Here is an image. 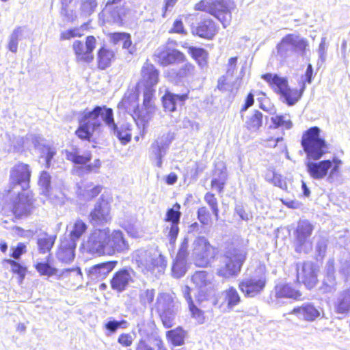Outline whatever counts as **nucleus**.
<instances>
[{"label": "nucleus", "mask_w": 350, "mask_h": 350, "mask_svg": "<svg viewBox=\"0 0 350 350\" xmlns=\"http://www.w3.org/2000/svg\"><path fill=\"white\" fill-rule=\"evenodd\" d=\"M95 47L96 38L92 36H90L86 38L85 44L79 40L75 41L73 43V49L75 51L77 61L85 63L91 62L94 59L92 51Z\"/></svg>", "instance_id": "6ab92c4d"}, {"label": "nucleus", "mask_w": 350, "mask_h": 350, "mask_svg": "<svg viewBox=\"0 0 350 350\" xmlns=\"http://www.w3.org/2000/svg\"><path fill=\"white\" fill-rule=\"evenodd\" d=\"M116 261H109L97 264L87 270L88 276L91 280H102L115 268Z\"/></svg>", "instance_id": "393cba45"}, {"label": "nucleus", "mask_w": 350, "mask_h": 350, "mask_svg": "<svg viewBox=\"0 0 350 350\" xmlns=\"http://www.w3.org/2000/svg\"><path fill=\"white\" fill-rule=\"evenodd\" d=\"M155 309L165 327L170 328L174 325L179 303L173 295L167 293H159L157 297Z\"/></svg>", "instance_id": "7ed1b4c3"}, {"label": "nucleus", "mask_w": 350, "mask_h": 350, "mask_svg": "<svg viewBox=\"0 0 350 350\" xmlns=\"http://www.w3.org/2000/svg\"><path fill=\"white\" fill-rule=\"evenodd\" d=\"M262 114L258 111H255L245 120V126L251 132L257 131L262 126Z\"/></svg>", "instance_id": "a19ab883"}, {"label": "nucleus", "mask_w": 350, "mask_h": 350, "mask_svg": "<svg viewBox=\"0 0 350 350\" xmlns=\"http://www.w3.org/2000/svg\"><path fill=\"white\" fill-rule=\"evenodd\" d=\"M291 314L296 315L299 319L313 321L320 316L321 312L312 304L307 303L295 308Z\"/></svg>", "instance_id": "cd10ccee"}, {"label": "nucleus", "mask_w": 350, "mask_h": 350, "mask_svg": "<svg viewBox=\"0 0 350 350\" xmlns=\"http://www.w3.org/2000/svg\"><path fill=\"white\" fill-rule=\"evenodd\" d=\"M55 237L53 236H44L38 240V246L40 252L45 254L51 250L54 243Z\"/></svg>", "instance_id": "49530a36"}, {"label": "nucleus", "mask_w": 350, "mask_h": 350, "mask_svg": "<svg viewBox=\"0 0 350 350\" xmlns=\"http://www.w3.org/2000/svg\"><path fill=\"white\" fill-rule=\"evenodd\" d=\"M132 258L139 271L147 276L161 273L166 266L164 257L153 250H137L133 252Z\"/></svg>", "instance_id": "f03ea898"}, {"label": "nucleus", "mask_w": 350, "mask_h": 350, "mask_svg": "<svg viewBox=\"0 0 350 350\" xmlns=\"http://www.w3.org/2000/svg\"><path fill=\"white\" fill-rule=\"evenodd\" d=\"M335 312L343 318L350 314V288L341 292L334 304Z\"/></svg>", "instance_id": "2f4dec72"}, {"label": "nucleus", "mask_w": 350, "mask_h": 350, "mask_svg": "<svg viewBox=\"0 0 350 350\" xmlns=\"http://www.w3.org/2000/svg\"><path fill=\"white\" fill-rule=\"evenodd\" d=\"M155 296L153 288H142L139 291V301L144 307L152 304Z\"/></svg>", "instance_id": "c03bdc74"}, {"label": "nucleus", "mask_w": 350, "mask_h": 350, "mask_svg": "<svg viewBox=\"0 0 350 350\" xmlns=\"http://www.w3.org/2000/svg\"><path fill=\"white\" fill-rule=\"evenodd\" d=\"M198 218L201 224L208 226L211 223V215L206 207L202 206L198 210Z\"/></svg>", "instance_id": "13d9d810"}, {"label": "nucleus", "mask_w": 350, "mask_h": 350, "mask_svg": "<svg viewBox=\"0 0 350 350\" xmlns=\"http://www.w3.org/2000/svg\"><path fill=\"white\" fill-rule=\"evenodd\" d=\"M87 226L81 220H77L74 224L73 230L70 232V237L68 240H73L75 242L77 240L86 230Z\"/></svg>", "instance_id": "de8ad7c7"}, {"label": "nucleus", "mask_w": 350, "mask_h": 350, "mask_svg": "<svg viewBox=\"0 0 350 350\" xmlns=\"http://www.w3.org/2000/svg\"><path fill=\"white\" fill-rule=\"evenodd\" d=\"M301 145L310 159H319L326 152V142L320 137V129L317 126L306 131L302 136Z\"/></svg>", "instance_id": "423d86ee"}, {"label": "nucleus", "mask_w": 350, "mask_h": 350, "mask_svg": "<svg viewBox=\"0 0 350 350\" xmlns=\"http://www.w3.org/2000/svg\"><path fill=\"white\" fill-rule=\"evenodd\" d=\"M103 106H96L92 110H85L79 120V127L76 135L81 139H90L93 133L102 126Z\"/></svg>", "instance_id": "39448f33"}, {"label": "nucleus", "mask_w": 350, "mask_h": 350, "mask_svg": "<svg viewBox=\"0 0 350 350\" xmlns=\"http://www.w3.org/2000/svg\"><path fill=\"white\" fill-rule=\"evenodd\" d=\"M38 184L42 187V193L45 196H49L51 176L48 172L45 171L42 172Z\"/></svg>", "instance_id": "6e6d98bb"}, {"label": "nucleus", "mask_w": 350, "mask_h": 350, "mask_svg": "<svg viewBox=\"0 0 350 350\" xmlns=\"http://www.w3.org/2000/svg\"><path fill=\"white\" fill-rule=\"evenodd\" d=\"M4 261L11 266V269L13 273L18 275L21 282L25 277L26 268L12 259H5Z\"/></svg>", "instance_id": "4d7b16f0"}, {"label": "nucleus", "mask_w": 350, "mask_h": 350, "mask_svg": "<svg viewBox=\"0 0 350 350\" xmlns=\"http://www.w3.org/2000/svg\"><path fill=\"white\" fill-rule=\"evenodd\" d=\"M107 245V254H113L115 252H124L129 249V243L124 237L123 232L119 230H115L110 232L108 228Z\"/></svg>", "instance_id": "5701e85b"}, {"label": "nucleus", "mask_w": 350, "mask_h": 350, "mask_svg": "<svg viewBox=\"0 0 350 350\" xmlns=\"http://www.w3.org/2000/svg\"><path fill=\"white\" fill-rule=\"evenodd\" d=\"M170 144L167 136L163 135L154 142L150 146V155L156 160V165L162 166V158L165 155Z\"/></svg>", "instance_id": "a878e982"}, {"label": "nucleus", "mask_w": 350, "mask_h": 350, "mask_svg": "<svg viewBox=\"0 0 350 350\" xmlns=\"http://www.w3.org/2000/svg\"><path fill=\"white\" fill-rule=\"evenodd\" d=\"M222 295L224 296L225 301L229 310H232L235 306L239 304L241 301L237 289L232 286L224 291Z\"/></svg>", "instance_id": "58836bf2"}, {"label": "nucleus", "mask_w": 350, "mask_h": 350, "mask_svg": "<svg viewBox=\"0 0 350 350\" xmlns=\"http://www.w3.org/2000/svg\"><path fill=\"white\" fill-rule=\"evenodd\" d=\"M172 72L178 79L193 77L196 73L195 66L189 62H186L178 69H173Z\"/></svg>", "instance_id": "37998d69"}, {"label": "nucleus", "mask_w": 350, "mask_h": 350, "mask_svg": "<svg viewBox=\"0 0 350 350\" xmlns=\"http://www.w3.org/2000/svg\"><path fill=\"white\" fill-rule=\"evenodd\" d=\"M227 75L221 77L218 80L217 88L221 91H232V85Z\"/></svg>", "instance_id": "69168bd1"}, {"label": "nucleus", "mask_w": 350, "mask_h": 350, "mask_svg": "<svg viewBox=\"0 0 350 350\" xmlns=\"http://www.w3.org/2000/svg\"><path fill=\"white\" fill-rule=\"evenodd\" d=\"M180 206L176 203L172 208L169 209L166 214V220L170 221L171 224H178L181 213L180 212Z\"/></svg>", "instance_id": "09e8293b"}, {"label": "nucleus", "mask_w": 350, "mask_h": 350, "mask_svg": "<svg viewBox=\"0 0 350 350\" xmlns=\"http://www.w3.org/2000/svg\"><path fill=\"white\" fill-rule=\"evenodd\" d=\"M215 256V250L204 237H198L192 244L191 257L198 267H206Z\"/></svg>", "instance_id": "9d476101"}, {"label": "nucleus", "mask_w": 350, "mask_h": 350, "mask_svg": "<svg viewBox=\"0 0 350 350\" xmlns=\"http://www.w3.org/2000/svg\"><path fill=\"white\" fill-rule=\"evenodd\" d=\"M113 57L114 53L113 51L105 47L100 48L97 54L98 67L102 70L109 67Z\"/></svg>", "instance_id": "4c0bfd02"}, {"label": "nucleus", "mask_w": 350, "mask_h": 350, "mask_svg": "<svg viewBox=\"0 0 350 350\" xmlns=\"http://www.w3.org/2000/svg\"><path fill=\"white\" fill-rule=\"evenodd\" d=\"M301 295L299 290L294 288L291 284L286 282H279L273 290V296L278 300L284 298L299 299Z\"/></svg>", "instance_id": "bb28decb"}, {"label": "nucleus", "mask_w": 350, "mask_h": 350, "mask_svg": "<svg viewBox=\"0 0 350 350\" xmlns=\"http://www.w3.org/2000/svg\"><path fill=\"white\" fill-rule=\"evenodd\" d=\"M25 31V27H18L10 34L8 48L11 52L14 53L17 52L18 40L23 37Z\"/></svg>", "instance_id": "ea45409f"}, {"label": "nucleus", "mask_w": 350, "mask_h": 350, "mask_svg": "<svg viewBox=\"0 0 350 350\" xmlns=\"http://www.w3.org/2000/svg\"><path fill=\"white\" fill-rule=\"evenodd\" d=\"M226 173L221 170L218 175V177H215L212 179V188L217 190L219 193H221L224 190V187L226 184Z\"/></svg>", "instance_id": "5fc2aeb1"}, {"label": "nucleus", "mask_w": 350, "mask_h": 350, "mask_svg": "<svg viewBox=\"0 0 350 350\" xmlns=\"http://www.w3.org/2000/svg\"><path fill=\"white\" fill-rule=\"evenodd\" d=\"M204 201L207 203V204L211 208L213 214L214 215L215 219L218 220L219 219V208L217 200L215 198V195L211 192H207L204 196Z\"/></svg>", "instance_id": "3c124183"}, {"label": "nucleus", "mask_w": 350, "mask_h": 350, "mask_svg": "<svg viewBox=\"0 0 350 350\" xmlns=\"http://www.w3.org/2000/svg\"><path fill=\"white\" fill-rule=\"evenodd\" d=\"M262 78L273 86L275 91L284 98L288 105H295L300 99L305 90L304 82L299 91L297 89H291L288 87L286 79L276 75L268 73L263 75Z\"/></svg>", "instance_id": "0eeeda50"}, {"label": "nucleus", "mask_w": 350, "mask_h": 350, "mask_svg": "<svg viewBox=\"0 0 350 350\" xmlns=\"http://www.w3.org/2000/svg\"><path fill=\"white\" fill-rule=\"evenodd\" d=\"M247 258V252L239 246L228 247L221 256L216 274L224 279L236 278L241 272Z\"/></svg>", "instance_id": "f257e3e1"}, {"label": "nucleus", "mask_w": 350, "mask_h": 350, "mask_svg": "<svg viewBox=\"0 0 350 350\" xmlns=\"http://www.w3.org/2000/svg\"><path fill=\"white\" fill-rule=\"evenodd\" d=\"M172 271L174 277L176 278L183 277L187 271V260L176 258Z\"/></svg>", "instance_id": "a18cd8bd"}, {"label": "nucleus", "mask_w": 350, "mask_h": 350, "mask_svg": "<svg viewBox=\"0 0 350 350\" xmlns=\"http://www.w3.org/2000/svg\"><path fill=\"white\" fill-rule=\"evenodd\" d=\"M26 245L23 243H18L16 247H11L10 250L12 252L11 256L16 260H18L21 255L26 253Z\"/></svg>", "instance_id": "052dcab7"}, {"label": "nucleus", "mask_w": 350, "mask_h": 350, "mask_svg": "<svg viewBox=\"0 0 350 350\" xmlns=\"http://www.w3.org/2000/svg\"><path fill=\"white\" fill-rule=\"evenodd\" d=\"M36 269L41 275H46L48 277L56 275L58 272V270L56 268L51 267L46 262L37 263Z\"/></svg>", "instance_id": "8fccbe9b"}, {"label": "nucleus", "mask_w": 350, "mask_h": 350, "mask_svg": "<svg viewBox=\"0 0 350 350\" xmlns=\"http://www.w3.org/2000/svg\"><path fill=\"white\" fill-rule=\"evenodd\" d=\"M64 154L66 159L75 164H85L91 159V154L90 153L84 155L80 154L79 150L74 147L65 150Z\"/></svg>", "instance_id": "c9c22d12"}, {"label": "nucleus", "mask_w": 350, "mask_h": 350, "mask_svg": "<svg viewBox=\"0 0 350 350\" xmlns=\"http://www.w3.org/2000/svg\"><path fill=\"white\" fill-rule=\"evenodd\" d=\"M76 243L73 240L65 239L61 242L60 247L57 253V258L66 263H69L74 260Z\"/></svg>", "instance_id": "c756f323"}, {"label": "nucleus", "mask_w": 350, "mask_h": 350, "mask_svg": "<svg viewBox=\"0 0 350 350\" xmlns=\"http://www.w3.org/2000/svg\"><path fill=\"white\" fill-rule=\"evenodd\" d=\"M297 278L308 288H312L317 282L316 268L312 262H306L297 264Z\"/></svg>", "instance_id": "4be33fe9"}, {"label": "nucleus", "mask_w": 350, "mask_h": 350, "mask_svg": "<svg viewBox=\"0 0 350 350\" xmlns=\"http://www.w3.org/2000/svg\"><path fill=\"white\" fill-rule=\"evenodd\" d=\"M267 283L265 273L262 268L252 275H245L239 281V288L246 297H254L265 289Z\"/></svg>", "instance_id": "1a4fd4ad"}, {"label": "nucleus", "mask_w": 350, "mask_h": 350, "mask_svg": "<svg viewBox=\"0 0 350 350\" xmlns=\"http://www.w3.org/2000/svg\"><path fill=\"white\" fill-rule=\"evenodd\" d=\"M98 5L96 0H83L81 4V12L83 16H88L93 14Z\"/></svg>", "instance_id": "864d4df0"}, {"label": "nucleus", "mask_w": 350, "mask_h": 350, "mask_svg": "<svg viewBox=\"0 0 350 350\" xmlns=\"http://www.w3.org/2000/svg\"><path fill=\"white\" fill-rule=\"evenodd\" d=\"M156 61L163 66L180 64L186 61L185 55L177 49L161 46L154 53Z\"/></svg>", "instance_id": "f3484780"}, {"label": "nucleus", "mask_w": 350, "mask_h": 350, "mask_svg": "<svg viewBox=\"0 0 350 350\" xmlns=\"http://www.w3.org/2000/svg\"><path fill=\"white\" fill-rule=\"evenodd\" d=\"M110 210L109 203L104 199H99L90 213L91 223L94 226H99L109 222L111 219Z\"/></svg>", "instance_id": "412c9836"}, {"label": "nucleus", "mask_w": 350, "mask_h": 350, "mask_svg": "<svg viewBox=\"0 0 350 350\" xmlns=\"http://www.w3.org/2000/svg\"><path fill=\"white\" fill-rule=\"evenodd\" d=\"M271 120L274 124L275 128L283 127L286 129H289L292 127L293 124L288 116H275L271 117Z\"/></svg>", "instance_id": "603ef678"}, {"label": "nucleus", "mask_w": 350, "mask_h": 350, "mask_svg": "<svg viewBox=\"0 0 350 350\" xmlns=\"http://www.w3.org/2000/svg\"><path fill=\"white\" fill-rule=\"evenodd\" d=\"M133 338L130 334H122L118 338V342L124 347H129L133 344Z\"/></svg>", "instance_id": "338daca9"}, {"label": "nucleus", "mask_w": 350, "mask_h": 350, "mask_svg": "<svg viewBox=\"0 0 350 350\" xmlns=\"http://www.w3.org/2000/svg\"><path fill=\"white\" fill-rule=\"evenodd\" d=\"M213 280V275L205 271H196L191 278L193 283L202 291L211 287Z\"/></svg>", "instance_id": "f704fd0d"}, {"label": "nucleus", "mask_w": 350, "mask_h": 350, "mask_svg": "<svg viewBox=\"0 0 350 350\" xmlns=\"http://www.w3.org/2000/svg\"><path fill=\"white\" fill-rule=\"evenodd\" d=\"M103 122L122 144H125L131 141L130 125L126 123L118 126L114 121L113 109L106 106H103Z\"/></svg>", "instance_id": "f8f14e48"}, {"label": "nucleus", "mask_w": 350, "mask_h": 350, "mask_svg": "<svg viewBox=\"0 0 350 350\" xmlns=\"http://www.w3.org/2000/svg\"><path fill=\"white\" fill-rule=\"evenodd\" d=\"M336 285V279L334 274H326L323 280L324 291H332Z\"/></svg>", "instance_id": "e2e57ef3"}, {"label": "nucleus", "mask_w": 350, "mask_h": 350, "mask_svg": "<svg viewBox=\"0 0 350 350\" xmlns=\"http://www.w3.org/2000/svg\"><path fill=\"white\" fill-rule=\"evenodd\" d=\"M133 271L122 269L116 272L111 280L112 289L117 292L124 291L133 282Z\"/></svg>", "instance_id": "b1692460"}, {"label": "nucleus", "mask_w": 350, "mask_h": 350, "mask_svg": "<svg viewBox=\"0 0 350 350\" xmlns=\"http://www.w3.org/2000/svg\"><path fill=\"white\" fill-rule=\"evenodd\" d=\"M189 308L192 317L195 318L199 323H202L204 320L203 312L193 304H190Z\"/></svg>", "instance_id": "0e129e2a"}, {"label": "nucleus", "mask_w": 350, "mask_h": 350, "mask_svg": "<svg viewBox=\"0 0 350 350\" xmlns=\"http://www.w3.org/2000/svg\"><path fill=\"white\" fill-rule=\"evenodd\" d=\"M209 13L217 18L224 28L232 20V11L235 8L232 0H208Z\"/></svg>", "instance_id": "ddd939ff"}, {"label": "nucleus", "mask_w": 350, "mask_h": 350, "mask_svg": "<svg viewBox=\"0 0 350 350\" xmlns=\"http://www.w3.org/2000/svg\"><path fill=\"white\" fill-rule=\"evenodd\" d=\"M119 110L126 112L131 116L137 113L138 109L137 97L134 93L126 94L122 100L118 103Z\"/></svg>", "instance_id": "473e14b6"}, {"label": "nucleus", "mask_w": 350, "mask_h": 350, "mask_svg": "<svg viewBox=\"0 0 350 350\" xmlns=\"http://www.w3.org/2000/svg\"><path fill=\"white\" fill-rule=\"evenodd\" d=\"M189 238L188 236L185 237L183 240L180 248L178 250V254L176 255L177 258L183 259L187 260V257L189 255L188 247H189Z\"/></svg>", "instance_id": "bf43d9fd"}, {"label": "nucleus", "mask_w": 350, "mask_h": 350, "mask_svg": "<svg viewBox=\"0 0 350 350\" xmlns=\"http://www.w3.org/2000/svg\"><path fill=\"white\" fill-rule=\"evenodd\" d=\"M341 164L340 159L334 158L332 161H308L306 165L308 173L312 178L321 180L327 176V180L332 183L339 175Z\"/></svg>", "instance_id": "20e7f679"}, {"label": "nucleus", "mask_w": 350, "mask_h": 350, "mask_svg": "<svg viewBox=\"0 0 350 350\" xmlns=\"http://www.w3.org/2000/svg\"><path fill=\"white\" fill-rule=\"evenodd\" d=\"M183 47L187 49L189 54L198 62L202 68L206 66L208 53L202 48L187 46V44L183 45Z\"/></svg>", "instance_id": "e433bc0d"}, {"label": "nucleus", "mask_w": 350, "mask_h": 350, "mask_svg": "<svg viewBox=\"0 0 350 350\" xmlns=\"http://www.w3.org/2000/svg\"><path fill=\"white\" fill-rule=\"evenodd\" d=\"M103 13L107 23L120 24L122 16L125 14V8L124 6H113L108 1Z\"/></svg>", "instance_id": "7c9ffc66"}, {"label": "nucleus", "mask_w": 350, "mask_h": 350, "mask_svg": "<svg viewBox=\"0 0 350 350\" xmlns=\"http://www.w3.org/2000/svg\"><path fill=\"white\" fill-rule=\"evenodd\" d=\"M108 228L96 229L90 235L85 247L88 252L98 256L107 254Z\"/></svg>", "instance_id": "4468645a"}, {"label": "nucleus", "mask_w": 350, "mask_h": 350, "mask_svg": "<svg viewBox=\"0 0 350 350\" xmlns=\"http://www.w3.org/2000/svg\"><path fill=\"white\" fill-rule=\"evenodd\" d=\"M102 187L100 185L94 186L92 188L88 187L83 193L85 199L87 200H91L92 198L97 196L101 191Z\"/></svg>", "instance_id": "680f3d73"}, {"label": "nucleus", "mask_w": 350, "mask_h": 350, "mask_svg": "<svg viewBox=\"0 0 350 350\" xmlns=\"http://www.w3.org/2000/svg\"><path fill=\"white\" fill-rule=\"evenodd\" d=\"M313 231V226L307 220L299 221L295 231L297 251L308 252L312 248L310 237Z\"/></svg>", "instance_id": "dca6fc26"}, {"label": "nucleus", "mask_w": 350, "mask_h": 350, "mask_svg": "<svg viewBox=\"0 0 350 350\" xmlns=\"http://www.w3.org/2000/svg\"><path fill=\"white\" fill-rule=\"evenodd\" d=\"M30 177L31 170L27 164H16L10 170L8 193H15V191H24L27 189Z\"/></svg>", "instance_id": "9b49d317"}, {"label": "nucleus", "mask_w": 350, "mask_h": 350, "mask_svg": "<svg viewBox=\"0 0 350 350\" xmlns=\"http://www.w3.org/2000/svg\"><path fill=\"white\" fill-rule=\"evenodd\" d=\"M166 336L174 345L178 346L184 343L185 332L180 327H178L167 332Z\"/></svg>", "instance_id": "79ce46f5"}, {"label": "nucleus", "mask_w": 350, "mask_h": 350, "mask_svg": "<svg viewBox=\"0 0 350 350\" xmlns=\"http://www.w3.org/2000/svg\"><path fill=\"white\" fill-rule=\"evenodd\" d=\"M159 70L150 63L146 62L141 69V79L139 84L144 86V92L151 91L154 95L155 89L154 87L159 82Z\"/></svg>", "instance_id": "aec40b11"}, {"label": "nucleus", "mask_w": 350, "mask_h": 350, "mask_svg": "<svg viewBox=\"0 0 350 350\" xmlns=\"http://www.w3.org/2000/svg\"><path fill=\"white\" fill-rule=\"evenodd\" d=\"M154 100V95H152L151 91L144 92L142 106L141 109H137V113L135 115L137 117V121H140L144 129L148 126L156 113L157 107Z\"/></svg>", "instance_id": "2eb2a0df"}, {"label": "nucleus", "mask_w": 350, "mask_h": 350, "mask_svg": "<svg viewBox=\"0 0 350 350\" xmlns=\"http://www.w3.org/2000/svg\"><path fill=\"white\" fill-rule=\"evenodd\" d=\"M187 98V93L179 95L167 92L162 98L163 105L165 111L172 112L177 104L182 105Z\"/></svg>", "instance_id": "72a5a7b5"}, {"label": "nucleus", "mask_w": 350, "mask_h": 350, "mask_svg": "<svg viewBox=\"0 0 350 350\" xmlns=\"http://www.w3.org/2000/svg\"><path fill=\"white\" fill-rule=\"evenodd\" d=\"M218 31V27L212 20H204L192 29V33L201 38L212 39Z\"/></svg>", "instance_id": "c85d7f7f"}, {"label": "nucleus", "mask_w": 350, "mask_h": 350, "mask_svg": "<svg viewBox=\"0 0 350 350\" xmlns=\"http://www.w3.org/2000/svg\"><path fill=\"white\" fill-rule=\"evenodd\" d=\"M178 224H171V226L170 228L168 237H169L170 244L172 245H174L176 238H177V236L178 234L179 228H178Z\"/></svg>", "instance_id": "774afa93"}, {"label": "nucleus", "mask_w": 350, "mask_h": 350, "mask_svg": "<svg viewBox=\"0 0 350 350\" xmlns=\"http://www.w3.org/2000/svg\"><path fill=\"white\" fill-rule=\"evenodd\" d=\"M16 196L12 202V211L17 217L28 215L33 208V198L28 193L24 191H15V193H10Z\"/></svg>", "instance_id": "a211bd4d"}, {"label": "nucleus", "mask_w": 350, "mask_h": 350, "mask_svg": "<svg viewBox=\"0 0 350 350\" xmlns=\"http://www.w3.org/2000/svg\"><path fill=\"white\" fill-rule=\"evenodd\" d=\"M308 42L298 34L290 33L285 36L277 44V54L282 59H286L293 53L304 55Z\"/></svg>", "instance_id": "6e6552de"}]
</instances>
